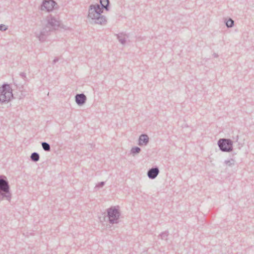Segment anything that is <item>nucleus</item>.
<instances>
[{"label":"nucleus","instance_id":"nucleus-1","mask_svg":"<svg viewBox=\"0 0 254 254\" xmlns=\"http://www.w3.org/2000/svg\"><path fill=\"white\" fill-rule=\"evenodd\" d=\"M100 3L90 5L88 17L94 20L93 22L96 24L105 25L107 23L106 17L102 15V13L103 9L109 11L110 1L109 0H100Z\"/></svg>","mask_w":254,"mask_h":254},{"label":"nucleus","instance_id":"nucleus-2","mask_svg":"<svg viewBox=\"0 0 254 254\" xmlns=\"http://www.w3.org/2000/svg\"><path fill=\"white\" fill-rule=\"evenodd\" d=\"M11 194L10 192V186L6 177L3 175L0 176V201L6 199L10 201Z\"/></svg>","mask_w":254,"mask_h":254},{"label":"nucleus","instance_id":"nucleus-3","mask_svg":"<svg viewBox=\"0 0 254 254\" xmlns=\"http://www.w3.org/2000/svg\"><path fill=\"white\" fill-rule=\"evenodd\" d=\"M13 98L10 85L8 83H3L0 87V103H8Z\"/></svg>","mask_w":254,"mask_h":254},{"label":"nucleus","instance_id":"nucleus-4","mask_svg":"<svg viewBox=\"0 0 254 254\" xmlns=\"http://www.w3.org/2000/svg\"><path fill=\"white\" fill-rule=\"evenodd\" d=\"M119 206H112L107 209L108 221L110 224H117L119 223V219L121 215V213L118 209Z\"/></svg>","mask_w":254,"mask_h":254},{"label":"nucleus","instance_id":"nucleus-5","mask_svg":"<svg viewBox=\"0 0 254 254\" xmlns=\"http://www.w3.org/2000/svg\"><path fill=\"white\" fill-rule=\"evenodd\" d=\"M217 144L219 149L224 152H230L233 150V141L229 138H220Z\"/></svg>","mask_w":254,"mask_h":254},{"label":"nucleus","instance_id":"nucleus-6","mask_svg":"<svg viewBox=\"0 0 254 254\" xmlns=\"http://www.w3.org/2000/svg\"><path fill=\"white\" fill-rule=\"evenodd\" d=\"M51 31V28L48 25H46L41 30L39 34L35 33V35L40 41L43 42L45 41L46 36L48 35L49 32Z\"/></svg>","mask_w":254,"mask_h":254},{"label":"nucleus","instance_id":"nucleus-7","mask_svg":"<svg viewBox=\"0 0 254 254\" xmlns=\"http://www.w3.org/2000/svg\"><path fill=\"white\" fill-rule=\"evenodd\" d=\"M47 22L46 25H48L51 28V30H56L60 26V22L51 15L47 17Z\"/></svg>","mask_w":254,"mask_h":254},{"label":"nucleus","instance_id":"nucleus-8","mask_svg":"<svg viewBox=\"0 0 254 254\" xmlns=\"http://www.w3.org/2000/svg\"><path fill=\"white\" fill-rule=\"evenodd\" d=\"M159 173V168L155 166L149 169L147 171V176L150 179H154Z\"/></svg>","mask_w":254,"mask_h":254},{"label":"nucleus","instance_id":"nucleus-9","mask_svg":"<svg viewBox=\"0 0 254 254\" xmlns=\"http://www.w3.org/2000/svg\"><path fill=\"white\" fill-rule=\"evenodd\" d=\"M87 100L86 96L83 93L77 94L75 96L76 103L78 106L84 105Z\"/></svg>","mask_w":254,"mask_h":254},{"label":"nucleus","instance_id":"nucleus-10","mask_svg":"<svg viewBox=\"0 0 254 254\" xmlns=\"http://www.w3.org/2000/svg\"><path fill=\"white\" fill-rule=\"evenodd\" d=\"M56 4L53 0H44L42 3V6L47 11H50L53 9Z\"/></svg>","mask_w":254,"mask_h":254},{"label":"nucleus","instance_id":"nucleus-11","mask_svg":"<svg viewBox=\"0 0 254 254\" xmlns=\"http://www.w3.org/2000/svg\"><path fill=\"white\" fill-rule=\"evenodd\" d=\"M149 141V138L146 134H141L138 139V144L139 146L146 145Z\"/></svg>","mask_w":254,"mask_h":254},{"label":"nucleus","instance_id":"nucleus-12","mask_svg":"<svg viewBox=\"0 0 254 254\" xmlns=\"http://www.w3.org/2000/svg\"><path fill=\"white\" fill-rule=\"evenodd\" d=\"M115 35L117 37L119 41L123 45H125L127 42V38L128 37V36L124 33H120L119 34H115Z\"/></svg>","mask_w":254,"mask_h":254},{"label":"nucleus","instance_id":"nucleus-13","mask_svg":"<svg viewBox=\"0 0 254 254\" xmlns=\"http://www.w3.org/2000/svg\"><path fill=\"white\" fill-rule=\"evenodd\" d=\"M30 159L31 161L36 162L39 160L40 155L37 152H33L30 156Z\"/></svg>","mask_w":254,"mask_h":254},{"label":"nucleus","instance_id":"nucleus-14","mask_svg":"<svg viewBox=\"0 0 254 254\" xmlns=\"http://www.w3.org/2000/svg\"><path fill=\"white\" fill-rule=\"evenodd\" d=\"M168 236H169V232H168V231H167L161 233L159 235V237H160L162 240H165L166 241H168Z\"/></svg>","mask_w":254,"mask_h":254},{"label":"nucleus","instance_id":"nucleus-15","mask_svg":"<svg viewBox=\"0 0 254 254\" xmlns=\"http://www.w3.org/2000/svg\"><path fill=\"white\" fill-rule=\"evenodd\" d=\"M41 144L42 148L45 151H50L51 147L50 145L48 143L46 142H42Z\"/></svg>","mask_w":254,"mask_h":254},{"label":"nucleus","instance_id":"nucleus-16","mask_svg":"<svg viewBox=\"0 0 254 254\" xmlns=\"http://www.w3.org/2000/svg\"><path fill=\"white\" fill-rule=\"evenodd\" d=\"M141 149L137 146L132 147L130 150V153L133 155L137 154L140 153Z\"/></svg>","mask_w":254,"mask_h":254},{"label":"nucleus","instance_id":"nucleus-17","mask_svg":"<svg viewBox=\"0 0 254 254\" xmlns=\"http://www.w3.org/2000/svg\"><path fill=\"white\" fill-rule=\"evenodd\" d=\"M235 162L236 161L235 160V159H234L233 158H231L230 160H225L224 161V164L229 167H232L235 165Z\"/></svg>","mask_w":254,"mask_h":254},{"label":"nucleus","instance_id":"nucleus-18","mask_svg":"<svg viewBox=\"0 0 254 254\" xmlns=\"http://www.w3.org/2000/svg\"><path fill=\"white\" fill-rule=\"evenodd\" d=\"M225 24L228 28H231L234 25V21L232 18H229L228 20L225 21Z\"/></svg>","mask_w":254,"mask_h":254},{"label":"nucleus","instance_id":"nucleus-19","mask_svg":"<svg viewBox=\"0 0 254 254\" xmlns=\"http://www.w3.org/2000/svg\"><path fill=\"white\" fill-rule=\"evenodd\" d=\"M7 29V27L4 24H0V30L2 31H6Z\"/></svg>","mask_w":254,"mask_h":254},{"label":"nucleus","instance_id":"nucleus-20","mask_svg":"<svg viewBox=\"0 0 254 254\" xmlns=\"http://www.w3.org/2000/svg\"><path fill=\"white\" fill-rule=\"evenodd\" d=\"M104 185H105L104 182H101L96 185V187L98 188H101L104 186Z\"/></svg>","mask_w":254,"mask_h":254},{"label":"nucleus","instance_id":"nucleus-21","mask_svg":"<svg viewBox=\"0 0 254 254\" xmlns=\"http://www.w3.org/2000/svg\"><path fill=\"white\" fill-rule=\"evenodd\" d=\"M20 76L24 79L26 78V73L24 72H21L20 73Z\"/></svg>","mask_w":254,"mask_h":254},{"label":"nucleus","instance_id":"nucleus-22","mask_svg":"<svg viewBox=\"0 0 254 254\" xmlns=\"http://www.w3.org/2000/svg\"><path fill=\"white\" fill-rule=\"evenodd\" d=\"M58 61H59V59L58 58H55L53 61V64H55Z\"/></svg>","mask_w":254,"mask_h":254},{"label":"nucleus","instance_id":"nucleus-23","mask_svg":"<svg viewBox=\"0 0 254 254\" xmlns=\"http://www.w3.org/2000/svg\"><path fill=\"white\" fill-rule=\"evenodd\" d=\"M213 56H214V57L215 58H217V57H218V54H216V53H214V54H213Z\"/></svg>","mask_w":254,"mask_h":254}]
</instances>
